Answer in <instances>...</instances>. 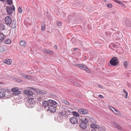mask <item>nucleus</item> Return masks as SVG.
<instances>
[{
	"instance_id": "nucleus-18",
	"label": "nucleus",
	"mask_w": 131,
	"mask_h": 131,
	"mask_svg": "<svg viewBox=\"0 0 131 131\" xmlns=\"http://www.w3.org/2000/svg\"><path fill=\"white\" fill-rule=\"evenodd\" d=\"M96 123L92 124L91 125V127L92 128H93L98 129L99 128V125L96 124Z\"/></svg>"
},
{
	"instance_id": "nucleus-26",
	"label": "nucleus",
	"mask_w": 131,
	"mask_h": 131,
	"mask_svg": "<svg viewBox=\"0 0 131 131\" xmlns=\"http://www.w3.org/2000/svg\"><path fill=\"white\" fill-rule=\"evenodd\" d=\"M5 93L3 91L0 92V98H3L4 97L5 95Z\"/></svg>"
},
{
	"instance_id": "nucleus-25",
	"label": "nucleus",
	"mask_w": 131,
	"mask_h": 131,
	"mask_svg": "<svg viewBox=\"0 0 131 131\" xmlns=\"http://www.w3.org/2000/svg\"><path fill=\"white\" fill-rule=\"evenodd\" d=\"M5 37V36L3 33L0 34V40L2 41L3 40Z\"/></svg>"
},
{
	"instance_id": "nucleus-9",
	"label": "nucleus",
	"mask_w": 131,
	"mask_h": 131,
	"mask_svg": "<svg viewBox=\"0 0 131 131\" xmlns=\"http://www.w3.org/2000/svg\"><path fill=\"white\" fill-rule=\"evenodd\" d=\"M48 110L52 112H54L56 111V109L55 107L53 105H50L49 106Z\"/></svg>"
},
{
	"instance_id": "nucleus-19",
	"label": "nucleus",
	"mask_w": 131,
	"mask_h": 131,
	"mask_svg": "<svg viewBox=\"0 0 131 131\" xmlns=\"http://www.w3.org/2000/svg\"><path fill=\"white\" fill-rule=\"evenodd\" d=\"M19 43L20 46L24 47L26 46V43L24 41H21L19 42Z\"/></svg>"
},
{
	"instance_id": "nucleus-40",
	"label": "nucleus",
	"mask_w": 131,
	"mask_h": 131,
	"mask_svg": "<svg viewBox=\"0 0 131 131\" xmlns=\"http://www.w3.org/2000/svg\"><path fill=\"white\" fill-rule=\"evenodd\" d=\"M16 80L19 82H21L22 81L21 80L19 79H16Z\"/></svg>"
},
{
	"instance_id": "nucleus-22",
	"label": "nucleus",
	"mask_w": 131,
	"mask_h": 131,
	"mask_svg": "<svg viewBox=\"0 0 131 131\" xmlns=\"http://www.w3.org/2000/svg\"><path fill=\"white\" fill-rule=\"evenodd\" d=\"M27 102H29L31 103H32L34 104L35 102L34 99L32 97H29L27 100Z\"/></svg>"
},
{
	"instance_id": "nucleus-20",
	"label": "nucleus",
	"mask_w": 131,
	"mask_h": 131,
	"mask_svg": "<svg viewBox=\"0 0 131 131\" xmlns=\"http://www.w3.org/2000/svg\"><path fill=\"white\" fill-rule=\"evenodd\" d=\"M26 105L29 108H32L33 107V103H31L27 102H26Z\"/></svg>"
},
{
	"instance_id": "nucleus-8",
	"label": "nucleus",
	"mask_w": 131,
	"mask_h": 131,
	"mask_svg": "<svg viewBox=\"0 0 131 131\" xmlns=\"http://www.w3.org/2000/svg\"><path fill=\"white\" fill-rule=\"evenodd\" d=\"M78 112L81 114L84 115L87 114L88 113V110L85 109L80 108Z\"/></svg>"
},
{
	"instance_id": "nucleus-38",
	"label": "nucleus",
	"mask_w": 131,
	"mask_h": 131,
	"mask_svg": "<svg viewBox=\"0 0 131 131\" xmlns=\"http://www.w3.org/2000/svg\"><path fill=\"white\" fill-rule=\"evenodd\" d=\"M85 70L86 71L88 72H89L90 71V70H89V69L88 68H87L86 67L85 69Z\"/></svg>"
},
{
	"instance_id": "nucleus-24",
	"label": "nucleus",
	"mask_w": 131,
	"mask_h": 131,
	"mask_svg": "<svg viewBox=\"0 0 131 131\" xmlns=\"http://www.w3.org/2000/svg\"><path fill=\"white\" fill-rule=\"evenodd\" d=\"M5 29V26L3 24H0V30L2 31Z\"/></svg>"
},
{
	"instance_id": "nucleus-16",
	"label": "nucleus",
	"mask_w": 131,
	"mask_h": 131,
	"mask_svg": "<svg viewBox=\"0 0 131 131\" xmlns=\"http://www.w3.org/2000/svg\"><path fill=\"white\" fill-rule=\"evenodd\" d=\"M59 113L60 118H63L64 116H65V113H64V111H59Z\"/></svg>"
},
{
	"instance_id": "nucleus-4",
	"label": "nucleus",
	"mask_w": 131,
	"mask_h": 131,
	"mask_svg": "<svg viewBox=\"0 0 131 131\" xmlns=\"http://www.w3.org/2000/svg\"><path fill=\"white\" fill-rule=\"evenodd\" d=\"M5 24L8 26H10V25L12 21L11 18L10 16H7L5 18Z\"/></svg>"
},
{
	"instance_id": "nucleus-13",
	"label": "nucleus",
	"mask_w": 131,
	"mask_h": 131,
	"mask_svg": "<svg viewBox=\"0 0 131 131\" xmlns=\"http://www.w3.org/2000/svg\"><path fill=\"white\" fill-rule=\"evenodd\" d=\"M21 76L24 78L28 79H31V77L30 75H27L23 73L20 74Z\"/></svg>"
},
{
	"instance_id": "nucleus-53",
	"label": "nucleus",
	"mask_w": 131,
	"mask_h": 131,
	"mask_svg": "<svg viewBox=\"0 0 131 131\" xmlns=\"http://www.w3.org/2000/svg\"><path fill=\"white\" fill-rule=\"evenodd\" d=\"M4 0H0V1H1L2 2H4Z\"/></svg>"
},
{
	"instance_id": "nucleus-36",
	"label": "nucleus",
	"mask_w": 131,
	"mask_h": 131,
	"mask_svg": "<svg viewBox=\"0 0 131 131\" xmlns=\"http://www.w3.org/2000/svg\"><path fill=\"white\" fill-rule=\"evenodd\" d=\"M123 92H124V93L126 94V96L125 97V98H127V96H128L127 92L126 91V90L125 89L123 90Z\"/></svg>"
},
{
	"instance_id": "nucleus-7",
	"label": "nucleus",
	"mask_w": 131,
	"mask_h": 131,
	"mask_svg": "<svg viewBox=\"0 0 131 131\" xmlns=\"http://www.w3.org/2000/svg\"><path fill=\"white\" fill-rule=\"evenodd\" d=\"M71 123L73 124H77L78 123V119L75 117H71L70 119Z\"/></svg>"
},
{
	"instance_id": "nucleus-17",
	"label": "nucleus",
	"mask_w": 131,
	"mask_h": 131,
	"mask_svg": "<svg viewBox=\"0 0 131 131\" xmlns=\"http://www.w3.org/2000/svg\"><path fill=\"white\" fill-rule=\"evenodd\" d=\"M74 64L75 65L80 67L81 68V69L82 70H85L86 67L85 66L81 64Z\"/></svg>"
},
{
	"instance_id": "nucleus-15",
	"label": "nucleus",
	"mask_w": 131,
	"mask_h": 131,
	"mask_svg": "<svg viewBox=\"0 0 131 131\" xmlns=\"http://www.w3.org/2000/svg\"><path fill=\"white\" fill-rule=\"evenodd\" d=\"M12 62V61L11 60L8 59L4 60V63L8 65H10L11 64Z\"/></svg>"
},
{
	"instance_id": "nucleus-1",
	"label": "nucleus",
	"mask_w": 131,
	"mask_h": 131,
	"mask_svg": "<svg viewBox=\"0 0 131 131\" xmlns=\"http://www.w3.org/2000/svg\"><path fill=\"white\" fill-rule=\"evenodd\" d=\"M80 121L81 122L79 125L80 127L83 129L86 128L87 127V123L88 122V120L86 118H82Z\"/></svg>"
},
{
	"instance_id": "nucleus-27",
	"label": "nucleus",
	"mask_w": 131,
	"mask_h": 131,
	"mask_svg": "<svg viewBox=\"0 0 131 131\" xmlns=\"http://www.w3.org/2000/svg\"><path fill=\"white\" fill-rule=\"evenodd\" d=\"M73 114L75 116L78 117L79 116V114L78 113L75 111H73L72 112Z\"/></svg>"
},
{
	"instance_id": "nucleus-45",
	"label": "nucleus",
	"mask_w": 131,
	"mask_h": 131,
	"mask_svg": "<svg viewBox=\"0 0 131 131\" xmlns=\"http://www.w3.org/2000/svg\"><path fill=\"white\" fill-rule=\"evenodd\" d=\"M99 97H101V98H103V96L102 95H99Z\"/></svg>"
},
{
	"instance_id": "nucleus-14",
	"label": "nucleus",
	"mask_w": 131,
	"mask_h": 131,
	"mask_svg": "<svg viewBox=\"0 0 131 131\" xmlns=\"http://www.w3.org/2000/svg\"><path fill=\"white\" fill-rule=\"evenodd\" d=\"M108 107L111 110H112V108L115 111V112H114L113 113L117 115H120V113L118 111L116 110V109L114 108L113 107L111 106H108Z\"/></svg>"
},
{
	"instance_id": "nucleus-44",
	"label": "nucleus",
	"mask_w": 131,
	"mask_h": 131,
	"mask_svg": "<svg viewBox=\"0 0 131 131\" xmlns=\"http://www.w3.org/2000/svg\"><path fill=\"white\" fill-rule=\"evenodd\" d=\"M1 50H2L1 51H2V52H3V51L4 50V48H1Z\"/></svg>"
},
{
	"instance_id": "nucleus-33",
	"label": "nucleus",
	"mask_w": 131,
	"mask_h": 131,
	"mask_svg": "<svg viewBox=\"0 0 131 131\" xmlns=\"http://www.w3.org/2000/svg\"><path fill=\"white\" fill-rule=\"evenodd\" d=\"M7 3L9 5H11L12 3V0H7Z\"/></svg>"
},
{
	"instance_id": "nucleus-46",
	"label": "nucleus",
	"mask_w": 131,
	"mask_h": 131,
	"mask_svg": "<svg viewBox=\"0 0 131 131\" xmlns=\"http://www.w3.org/2000/svg\"><path fill=\"white\" fill-rule=\"evenodd\" d=\"M4 91L5 92H9V90L8 89L5 90Z\"/></svg>"
},
{
	"instance_id": "nucleus-50",
	"label": "nucleus",
	"mask_w": 131,
	"mask_h": 131,
	"mask_svg": "<svg viewBox=\"0 0 131 131\" xmlns=\"http://www.w3.org/2000/svg\"><path fill=\"white\" fill-rule=\"evenodd\" d=\"M77 48H75L73 49V50H77Z\"/></svg>"
},
{
	"instance_id": "nucleus-43",
	"label": "nucleus",
	"mask_w": 131,
	"mask_h": 131,
	"mask_svg": "<svg viewBox=\"0 0 131 131\" xmlns=\"http://www.w3.org/2000/svg\"><path fill=\"white\" fill-rule=\"evenodd\" d=\"M98 86L101 89H103V87L102 86L100 85H98Z\"/></svg>"
},
{
	"instance_id": "nucleus-54",
	"label": "nucleus",
	"mask_w": 131,
	"mask_h": 131,
	"mask_svg": "<svg viewBox=\"0 0 131 131\" xmlns=\"http://www.w3.org/2000/svg\"><path fill=\"white\" fill-rule=\"evenodd\" d=\"M2 83L1 82H0V84H1Z\"/></svg>"
},
{
	"instance_id": "nucleus-2",
	"label": "nucleus",
	"mask_w": 131,
	"mask_h": 131,
	"mask_svg": "<svg viewBox=\"0 0 131 131\" xmlns=\"http://www.w3.org/2000/svg\"><path fill=\"white\" fill-rule=\"evenodd\" d=\"M48 102L46 101H44L42 103L43 106L44 107H47L49 106V103L51 104L56 105L57 104V103L55 101L51 100H49Z\"/></svg>"
},
{
	"instance_id": "nucleus-51",
	"label": "nucleus",
	"mask_w": 131,
	"mask_h": 131,
	"mask_svg": "<svg viewBox=\"0 0 131 131\" xmlns=\"http://www.w3.org/2000/svg\"><path fill=\"white\" fill-rule=\"evenodd\" d=\"M115 1L116 2V3H118V1H116V0H115Z\"/></svg>"
},
{
	"instance_id": "nucleus-10",
	"label": "nucleus",
	"mask_w": 131,
	"mask_h": 131,
	"mask_svg": "<svg viewBox=\"0 0 131 131\" xmlns=\"http://www.w3.org/2000/svg\"><path fill=\"white\" fill-rule=\"evenodd\" d=\"M36 92L38 94L42 95H44L46 93V92L45 91L40 89L37 90L36 91Z\"/></svg>"
},
{
	"instance_id": "nucleus-28",
	"label": "nucleus",
	"mask_w": 131,
	"mask_h": 131,
	"mask_svg": "<svg viewBox=\"0 0 131 131\" xmlns=\"http://www.w3.org/2000/svg\"><path fill=\"white\" fill-rule=\"evenodd\" d=\"M90 121L92 124L96 123L97 121L94 118H90Z\"/></svg>"
},
{
	"instance_id": "nucleus-37",
	"label": "nucleus",
	"mask_w": 131,
	"mask_h": 131,
	"mask_svg": "<svg viewBox=\"0 0 131 131\" xmlns=\"http://www.w3.org/2000/svg\"><path fill=\"white\" fill-rule=\"evenodd\" d=\"M118 3L120 5H124V4L121 1H118Z\"/></svg>"
},
{
	"instance_id": "nucleus-49",
	"label": "nucleus",
	"mask_w": 131,
	"mask_h": 131,
	"mask_svg": "<svg viewBox=\"0 0 131 131\" xmlns=\"http://www.w3.org/2000/svg\"><path fill=\"white\" fill-rule=\"evenodd\" d=\"M91 131H96V130L95 129H93L91 130Z\"/></svg>"
},
{
	"instance_id": "nucleus-11",
	"label": "nucleus",
	"mask_w": 131,
	"mask_h": 131,
	"mask_svg": "<svg viewBox=\"0 0 131 131\" xmlns=\"http://www.w3.org/2000/svg\"><path fill=\"white\" fill-rule=\"evenodd\" d=\"M112 124L113 126L116 127L119 130H121L122 129V127L115 123L113 122L112 123Z\"/></svg>"
},
{
	"instance_id": "nucleus-31",
	"label": "nucleus",
	"mask_w": 131,
	"mask_h": 131,
	"mask_svg": "<svg viewBox=\"0 0 131 131\" xmlns=\"http://www.w3.org/2000/svg\"><path fill=\"white\" fill-rule=\"evenodd\" d=\"M62 102L66 104H67V105H69V102L65 100H62Z\"/></svg>"
},
{
	"instance_id": "nucleus-35",
	"label": "nucleus",
	"mask_w": 131,
	"mask_h": 131,
	"mask_svg": "<svg viewBox=\"0 0 131 131\" xmlns=\"http://www.w3.org/2000/svg\"><path fill=\"white\" fill-rule=\"evenodd\" d=\"M18 10L19 13L20 14L21 13H22V9L20 7H18Z\"/></svg>"
},
{
	"instance_id": "nucleus-52",
	"label": "nucleus",
	"mask_w": 131,
	"mask_h": 131,
	"mask_svg": "<svg viewBox=\"0 0 131 131\" xmlns=\"http://www.w3.org/2000/svg\"><path fill=\"white\" fill-rule=\"evenodd\" d=\"M113 110H114L113 108H112V110H112V111L113 112H114V111Z\"/></svg>"
},
{
	"instance_id": "nucleus-42",
	"label": "nucleus",
	"mask_w": 131,
	"mask_h": 131,
	"mask_svg": "<svg viewBox=\"0 0 131 131\" xmlns=\"http://www.w3.org/2000/svg\"><path fill=\"white\" fill-rule=\"evenodd\" d=\"M42 97L41 96H40L39 98V100H38L39 101H41V99H42Z\"/></svg>"
},
{
	"instance_id": "nucleus-41",
	"label": "nucleus",
	"mask_w": 131,
	"mask_h": 131,
	"mask_svg": "<svg viewBox=\"0 0 131 131\" xmlns=\"http://www.w3.org/2000/svg\"><path fill=\"white\" fill-rule=\"evenodd\" d=\"M57 25L59 26H61V22H59L57 24Z\"/></svg>"
},
{
	"instance_id": "nucleus-5",
	"label": "nucleus",
	"mask_w": 131,
	"mask_h": 131,
	"mask_svg": "<svg viewBox=\"0 0 131 131\" xmlns=\"http://www.w3.org/2000/svg\"><path fill=\"white\" fill-rule=\"evenodd\" d=\"M11 91L13 92V94L14 95H16L20 93L19 89L17 88L12 89Z\"/></svg>"
},
{
	"instance_id": "nucleus-21",
	"label": "nucleus",
	"mask_w": 131,
	"mask_h": 131,
	"mask_svg": "<svg viewBox=\"0 0 131 131\" xmlns=\"http://www.w3.org/2000/svg\"><path fill=\"white\" fill-rule=\"evenodd\" d=\"M12 23L11 27L13 28H15L16 26V24L15 20H13Z\"/></svg>"
},
{
	"instance_id": "nucleus-23",
	"label": "nucleus",
	"mask_w": 131,
	"mask_h": 131,
	"mask_svg": "<svg viewBox=\"0 0 131 131\" xmlns=\"http://www.w3.org/2000/svg\"><path fill=\"white\" fill-rule=\"evenodd\" d=\"M44 52L45 53L47 54H52L53 53V52H51L49 50H44Z\"/></svg>"
},
{
	"instance_id": "nucleus-34",
	"label": "nucleus",
	"mask_w": 131,
	"mask_h": 131,
	"mask_svg": "<svg viewBox=\"0 0 131 131\" xmlns=\"http://www.w3.org/2000/svg\"><path fill=\"white\" fill-rule=\"evenodd\" d=\"M107 6L110 8H111L112 7V5L111 4L109 3L106 4Z\"/></svg>"
},
{
	"instance_id": "nucleus-39",
	"label": "nucleus",
	"mask_w": 131,
	"mask_h": 131,
	"mask_svg": "<svg viewBox=\"0 0 131 131\" xmlns=\"http://www.w3.org/2000/svg\"><path fill=\"white\" fill-rule=\"evenodd\" d=\"M74 84L75 85L77 86H79L80 85L78 83H77V82H75L74 83Z\"/></svg>"
},
{
	"instance_id": "nucleus-12",
	"label": "nucleus",
	"mask_w": 131,
	"mask_h": 131,
	"mask_svg": "<svg viewBox=\"0 0 131 131\" xmlns=\"http://www.w3.org/2000/svg\"><path fill=\"white\" fill-rule=\"evenodd\" d=\"M24 92L25 94L30 96H32L33 94V93L32 91L28 90H24Z\"/></svg>"
},
{
	"instance_id": "nucleus-32",
	"label": "nucleus",
	"mask_w": 131,
	"mask_h": 131,
	"mask_svg": "<svg viewBox=\"0 0 131 131\" xmlns=\"http://www.w3.org/2000/svg\"><path fill=\"white\" fill-rule=\"evenodd\" d=\"M124 66L125 68H126L128 65V62L127 61H125L124 62Z\"/></svg>"
},
{
	"instance_id": "nucleus-30",
	"label": "nucleus",
	"mask_w": 131,
	"mask_h": 131,
	"mask_svg": "<svg viewBox=\"0 0 131 131\" xmlns=\"http://www.w3.org/2000/svg\"><path fill=\"white\" fill-rule=\"evenodd\" d=\"M45 23H43L41 25V29L42 30H44L45 29Z\"/></svg>"
},
{
	"instance_id": "nucleus-6",
	"label": "nucleus",
	"mask_w": 131,
	"mask_h": 131,
	"mask_svg": "<svg viewBox=\"0 0 131 131\" xmlns=\"http://www.w3.org/2000/svg\"><path fill=\"white\" fill-rule=\"evenodd\" d=\"M13 9L14 11L15 10L14 7L13 5L12 6V7H7L6 8L7 13L9 15H10L12 14L13 12Z\"/></svg>"
},
{
	"instance_id": "nucleus-47",
	"label": "nucleus",
	"mask_w": 131,
	"mask_h": 131,
	"mask_svg": "<svg viewBox=\"0 0 131 131\" xmlns=\"http://www.w3.org/2000/svg\"><path fill=\"white\" fill-rule=\"evenodd\" d=\"M32 89L34 91H36H36L37 90H36V89L35 88H32Z\"/></svg>"
},
{
	"instance_id": "nucleus-29",
	"label": "nucleus",
	"mask_w": 131,
	"mask_h": 131,
	"mask_svg": "<svg viewBox=\"0 0 131 131\" xmlns=\"http://www.w3.org/2000/svg\"><path fill=\"white\" fill-rule=\"evenodd\" d=\"M11 41L9 39H7L5 41V43L7 44H10L11 43Z\"/></svg>"
},
{
	"instance_id": "nucleus-3",
	"label": "nucleus",
	"mask_w": 131,
	"mask_h": 131,
	"mask_svg": "<svg viewBox=\"0 0 131 131\" xmlns=\"http://www.w3.org/2000/svg\"><path fill=\"white\" fill-rule=\"evenodd\" d=\"M110 63L112 65L115 66L118 64V61L116 57H114L111 59Z\"/></svg>"
},
{
	"instance_id": "nucleus-48",
	"label": "nucleus",
	"mask_w": 131,
	"mask_h": 131,
	"mask_svg": "<svg viewBox=\"0 0 131 131\" xmlns=\"http://www.w3.org/2000/svg\"><path fill=\"white\" fill-rule=\"evenodd\" d=\"M54 48H56V49H57V46L56 45H55L54 47Z\"/></svg>"
}]
</instances>
